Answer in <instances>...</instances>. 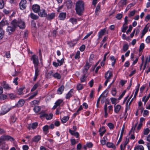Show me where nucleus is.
<instances>
[{
  "mask_svg": "<svg viewBox=\"0 0 150 150\" xmlns=\"http://www.w3.org/2000/svg\"><path fill=\"white\" fill-rule=\"evenodd\" d=\"M128 28L127 26H122V28L121 31L123 33H125L126 32V30Z\"/></svg>",
  "mask_w": 150,
  "mask_h": 150,
  "instance_id": "57",
  "label": "nucleus"
},
{
  "mask_svg": "<svg viewBox=\"0 0 150 150\" xmlns=\"http://www.w3.org/2000/svg\"><path fill=\"white\" fill-rule=\"evenodd\" d=\"M40 86V83L38 82H37L34 85L33 87L31 89V92L34 91L38 86Z\"/></svg>",
  "mask_w": 150,
  "mask_h": 150,
  "instance_id": "29",
  "label": "nucleus"
},
{
  "mask_svg": "<svg viewBox=\"0 0 150 150\" xmlns=\"http://www.w3.org/2000/svg\"><path fill=\"white\" fill-rule=\"evenodd\" d=\"M83 85L81 84H78L76 88L78 90H80L83 89Z\"/></svg>",
  "mask_w": 150,
  "mask_h": 150,
  "instance_id": "55",
  "label": "nucleus"
},
{
  "mask_svg": "<svg viewBox=\"0 0 150 150\" xmlns=\"http://www.w3.org/2000/svg\"><path fill=\"white\" fill-rule=\"evenodd\" d=\"M4 6V4L3 0H0V8H2Z\"/></svg>",
  "mask_w": 150,
  "mask_h": 150,
  "instance_id": "60",
  "label": "nucleus"
},
{
  "mask_svg": "<svg viewBox=\"0 0 150 150\" xmlns=\"http://www.w3.org/2000/svg\"><path fill=\"white\" fill-rule=\"evenodd\" d=\"M31 60L33 61L34 67L38 66L39 62L37 56L35 54L33 55L31 57Z\"/></svg>",
  "mask_w": 150,
  "mask_h": 150,
  "instance_id": "3",
  "label": "nucleus"
},
{
  "mask_svg": "<svg viewBox=\"0 0 150 150\" xmlns=\"http://www.w3.org/2000/svg\"><path fill=\"white\" fill-rule=\"evenodd\" d=\"M106 130L105 129V127L104 126H102L100 128L99 130L100 132V134L101 137L103 136V134L106 132Z\"/></svg>",
  "mask_w": 150,
  "mask_h": 150,
  "instance_id": "17",
  "label": "nucleus"
},
{
  "mask_svg": "<svg viewBox=\"0 0 150 150\" xmlns=\"http://www.w3.org/2000/svg\"><path fill=\"white\" fill-rule=\"evenodd\" d=\"M69 117L68 116H64L61 119V121L63 123H65L69 120Z\"/></svg>",
  "mask_w": 150,
  "mask_h": 150,
  "instance_id": "34",
  "label": "nucleus"
},
{
  "mask_svg": "<svg viewBox=\"0 0 150 150\" xmlns=\"http://www.w3.org/2000/svg\"><path fill=\"white\" fill-rule=\"evenodd\" d=\"M144 47V44L143 43H141L139 47V50L140 51L143 50Z\"/></svg>",
  "mask_w": 150,
  "mask_h": 150,
  "instance_id": "63",
  "label": "nucleus"
},
{
  "mask_svg": "<svg viewBox=\"0 0 150 150\" xmlns=\"http://www.w3.org/2000/svg\"><path fill=\"white\" fill-rule=\"evenodd\" d=\"M53 116V115L52 113H50L49 115L47 114L46 118L47 120H50L52 118Z\"/></svg>",
  "mask_w": 150,
  "mask_h": 150,
  "instance_id": "43",
  "label": "nucleus"
},
{
  "mask_svg": "<svg viewBox=\"0 0 150 150\" xmlns=\"http://www.w3.org/2000/svg\"><path fill=\"white\" fill-rule=\"evenodd\" d=\"M80 52L79 51H78L75 55V58L76 59H79L80 58Z\"/></svg>",
  "mask_w": 150,
  "mask_h": 150,
  "instance_id": "62",
  "label": "nucleus"
},
{
  "mask_svg": "<svg viewBox=\"0 0 150 150\" xmlns=\"http://www.w3.org/2000/svg\"><path fill=\"white\" fill-rule=\"evenodd\" d=\"M111 93L113 96H115L116 94V90L115 88H112L111 91Z\"/></svg>",
  "mask_w": 150,
  "mask_h": 150,
  "instance_id": "53",
  "label": "nucleus"
},
{
  "mask_svg": "<svg viewBox=\"0 0 150 150\" xmlns=\"http://www.w3.org/2000/svg\"><path fill=\"white\" fill-rule=\"evenodd\" d=\"M10 109L8 108L6 105H4L3 106L1 110V113L3 115H4L8 112L10 110Z\"/></svg>",
  "mask_w": 150,
  "mask_h": 150,
  "instance_id": "12",
  "label": "nucleus"
},
{
  "mask_svg": "<svg viewBox=\"0 0 150 150\" xmlns=\"http://www.w3.org/2000/svg\"><path fill=\"white\" fill-rule=\"evenodd\" d=\"M93 33V32L92 31L90 32L87 33V35L85 36L83 39V40L87 38L88 37L91 35Z\"/></svg>",
  "mask_w": 150,
  "mask_h": 150,
  "instance_id": "56",
  "label": "nucleus"
},
{
  "mask_svg": "<svg viewBox=\"0 0 150 150\" xmlns=\"http://www.w3.org/2000/svg\"><path fill=\"white\" fill-rule=\"evenodd\" d=\"M41 109L40 107L39 106H35L33 108L34 111L36 112H39Z\"/></svg>",
  "mask_w": 150,
  "mask_h": 150,
  "instance_id": "41",
  "label": "nucleus"
},
{
  "mask_svg": "<svg viewBox=\"0 0 150 150\" xmlns=\"http://www.w3.org/2000/svg\"><path fill=\"white\" fill-rule=\"evenodd\" d=\"M106 29L105 28L102 29L100 30L98 33V38L97 39L98 40L100 39L104 35L106 32Z\"/></svg>",
  "mask_w": 150,
  "mask_h": 150,
  "instance_id": "7",
  "label": "nucleus"
},
{
  "mask_svg": "<svg viewBox=\"0 0 150 150\" xmlns=\"http://www.w3.org/2000/svg\"><path fill=\"white\" fill-rule=\"evenodd\" d=\"M113 74L111 71H108L106 72L105 75V77L106 79L110 80V79L112 77Z\"/></svg>",
  "mask_w": 150,
  "mask_h": 150,
  "instance_id": "13",
  "label": "nucleus"
},
{
  "mask_svg": "<svg viewBox=\"0 0 150 150\" xmlns=\"http://www.w3.org/2000/svg\"><path fill=\"white\" fill-rule=\"evenodd\" d=\"M56 14L54 13H52L47 14V16L45 17L46 19L50 21L53 19L55 16Z\"/></svg>",
  "mask_w": 150,
  "mask_h": 150,
  "instance_id": "9",
  "label": "nucleus"
},
{
  "mask_svg": "<svg viewBox=\"0 0 150 150\" xmlns=\"http://www.w3.org/2000/svg\"><path fill=\"white\" fill-rule=\"evenodd\" d=\"M126 91L125 90L123 91V92L122 93V94L118 98V100H120L123 96L125 94Z\"/></svg>",
  "mask_w": 150,
  "mask_h": 150,
  "instance_id": "61",
  "label": "nucleus"
},
{
  "mask_svg": "<svg viewBox=\"0 0 150 150\" xmlns=\"http://www.w3.org/2000/svg\"><path fill=\"white\" fill-rule=\"evenodd\" d=\"M108 93V92L106 91L105 90L101 94L102 96L104 98L106 97L107 96Z\"/></svg>",
  "mask_w": 150,
  "mask_h": 150,
  "instance_id": "50",
  "label": "nucleus"
},
{
  "mask_svg": "<svg viewBox=\"0 0 150 150\" xmlns=\"http://www.w3.org/2000/svg\"><path fill=\"white\" fill-rule=\"evenodd\" d=\"M124 128L123 127H122V129L120 135V136L119 139L117 142V145H118L119 144V143L122 140V137L123 133H124Z\"/></svg>",
  "mask_w": 150,
  "mask_h": 150,
  "instance_id": "25",
  "label": "nucleus"
},
{
  "mask_svg": "<svg viewBox=\"0 0 150 150\" xmlns=\"http://www.w3.org/2000/svg\"><path fill=\"white\" fill-rule=\"evenodd\" d=\"M73 90L71 89L70 91L66 94L65 96V98L66 99H69L72 96V95L73 93Z\"/></svg>",
  "mask_w": 150,
  "mask_h": 150,
  "instance_id": "18",
  "label": "nucleus"
},
{
  "mask_svg": "<svg viewBox=\"0 0 150 150\" xmlns=\"http://www.w3.org/2000/svg\"><path fill=\"white\" fill-rule=\"evenodd\" d=\"M87 77V76L83 75L80 78L81 82H84L86 81Z\"/></svg>",
  "mask_w": 150,
  "mask_h": 150,
  "instance_id": "48",
  "label": "nucleus"
},
{
  "mask_svg": "<svg viewBox=\"0 0 150 150\" xmlns=\"http://www.w3.org/2000/svg\"><path fill=\"white\" fill-rule=\"evenodd\" d=\"M39 102L38 100H34L30 102V105L32 107H33L34 106H36V105H38Z\"/></svg>",
  "mask_w": 150,
  "mask_h": 150,
  "instance_id": "31",
  "label": "nucleus"
},
{
  "mask_svg": "<svg viewBox=\"0 0 150 150\" xmlns=\"http://www.w3.org/2000/svg\"><path fill=\"white\" fill-rule=\"evenodd\" d=\"M76 13L79 16H81L84 10V3L81 0H79L75 4Z\"/></svg>",
  "mask_w": 150,
  "mask_h": 150,
  "instance_id": "1",
  "label": "nucleus"
},
{
  "mask_svg": "<svg viewBox=\"0 0 150 150\" xmlns=\"http://www.w3.org/2000/svg\"><path fill=\"white\" fill-rule=\"evenodd\" d=\"M122 17V14L118 13L116 15L115 18H117L118 20H120L121 19Z\"/></svg>",
  "mask_w": 150,
  "mask_h": 150,
  "instance_id": "52",
  "label": "nucleus"
},
{
  "mask_svg": "<svg viewBox=\"0 0 150 150\" xmlns=\"http://www.w3.org/2000/svg\"><path fill=\"white\" fill-rule=\"evenodd\" d=\"M106 146L107 147L110 148H112L115 149L116 148L115 145L112 142H108L106 144Z\"/></svg>",
  "mask_w": 150,
  "mask_h": 150,
  "instance_id": "21",
  "label": "nucleus"
},
{
  "mask_svg": "<svg viewBox=\"0 0 150 150\" xmlns=\"http://www.w3.org/2000/svg\"><path fill=\"white\" fill-rule=\"evenodd\" d=\"M35 69V75L33 78V80L35 81L40 74V70L38 69V66L34 67Z\"/></svg>",
  "mask_w": 150,
  "mask_h": 150,
  "instance_id": "6",
  "label": "nucleus"
},
{
  "mask_svg": "<svg viewBox=\"0 0 150 150\" xmlns=\"http://www.w3.org/2000/svg\"><path fill=\"white\" fill-rule=\"evenodd\" d=\"M62 102L63 100L62 99H59L55 102V104L57 106H58L60 105Z\"/></svg>",
  "mask_w": 150,
  "mask_h": 150,
  "instance_id": "45",
  "label": "nucleus"
},
{
  "mask_svg": "<svg viewBox=\"0 0 150 150\" xmlns=\"http://www.w3.org/2000/svg\"><path fill=\"white\" fill-rule=\"evenodd\" d=\"M104 109L105 112L104 117L105 118H107L108 115V114L107 113V105L106 103H105L104 105Z\"/></svg>",
  "mask_w": 150,
  "mask_h": 150,
  "instance_id": "30",
  "label": "nucleus"
},
{
  "mask_svg": "<svg viewBox=\"0 0 150 150\" xmlns=\"http://www.w3.org/2000/svg\"><path fill=\"white\" fill-rule=\"evenodd\" d=\"M25 103L24 100L23 99H20L18 102L16 104V106L18 107H20L23 105Z\"/></svg>",
  "mask_w": 150,
  "mask_h": 150,
  "instance_id": "20",
  "label": "nucleus"
},
{
  "mask_svg": "<svg viewBox=\"0 0 150 150\" xmlns=\"http://www.w3.org/2000/svg\"><path fill=\"white\" fill-rule=\"evenodd\" d=\"M12 24L16 26V28L18 27L20 29H24L25 27V23L21 20H17L14 19L12 21Z\"/></svg>",
  "mask_w": 150,
  "mask_h": 150,
  "instance_id": "2",
  "label": "nucleus"
},
{
  "mask_svg": "<svg viewBox=\"0 0 150 150\" xmlns=\"http://www.w3.org/2000/svg\"><path fill=\"white\" fill-rule=\"evenodd\" d=\"M1 86L5 89L10 90L11 88L9 85L5 81H3L1 83Z\"/></svg>",
  "mask_w": 150,
  "mask_h": 150,
  "instance_id": "11",
  "label": "nucleus"
},
{
  "mask_svg": "<svg viewBox=\"0 0 150 150\" xmlns=\"http://www.w3.org/2000/svg\"><path fill=\"white\" fill-rule=\"evenodd\" d=\"M26 1L25 0H21L20 4V7L21 9L23 10L26 7Z\"/></svg>",
  "mask_w": 150,
  "mask_h": 150,
  "instance_id": "10",
  "label": "nucleus"
},
{
  "mask_svg": "<svg viewBox=\"0 0 150 150\" xmlns=\"http://www.w3.org/2000/svg\"><path fill=\"white\" fill-rule=\"evenodd\" d=\"M57 60L58 62L57 63L59 64V66H61L62 65L63 63L64 62V59H62L60 60L58 59H57Z\"/></svg>",
  "mask_w": 150,
  "mask_h": 150,
  "instance_id": "40",
  "label": "nucleus"
},
{
  "mask_svg": "<svg viewBox=\"0 0 150 150\" xmlns=\"http://www.w3.org/2000/svg\"><path fill=\"white\" fill-rule=\"evenodd\" d=\"M135 13V10H134L133 11L130 12V13L128 15L129 16V17H130L132 16H134V15Z\"/></svg>",
  "mask_w": 150,
  "mask_h": 150,
  "instance_id": "58",
  "label": "nucleus"
},
{
  "mask_svg": "<svg viewBox=\"0 0 150 150\" xmlns=\"http://www.w3.org/2000/svg\"><path fill=\"white\" fill-rule=\"evenodd\" d=\"M49 128V126L47 125H46L43 127L42 129L45 132V134H46L48 133Z\"/></svg>",
  "mask_w": 150,
  "mask_h": 150,
  "instance_id": "28",
  "label": "nucleus"
},
{
  "mask_svg": "<svg viewBox=\"0 0 150 150\" xmlns=\"http://www.w3.org/2000/svg\"><path fill=\"white\" fill-rule=\"evenodd\" d=\"M29 16L33 19L37 20L39 18L38 16L36 15L35 14L33 13H31L29 15Z\"/></svg>",
  "mask_w": 150,
  "mask_h": 150,
  "instance_id": "22",
  "label": "nucleus"
},
{
  "mask_svg": "<svg viewBox=\"0 0 150 150\" xmlns=\"http://www.w3.org/2000/svg\"><path fill=\"white\" fill-rule=\"evenodd\" d=\"M71 145L72 146H73L78 143L79 141L78 139H77V140H76L75 139H71Z\"/></svg>",
  "mask_w": 150,
  "mask_h": 150,
  "instance_id": "37",
  "label": "nucleus"
},
{
  "mask_svg": "<svg viewBox=\"0 0 150 150\" xmlns=\"http://www.w3.org/2000/svg\"><path fill=\"white\" fill-rule=\"evenodd\" d=\"M38 123L37 122H35L32 124L31 125V128L33 129H35L38 126Z\"/></svg>",
  "mask_w": 150,
  "mask_h": 150,
  "instance_id": "51",
  "label": "nucleus"
},
{
  "mask_svg": "<svg viewBox=\"0 0 150 150\" xmlns=\"http://www.w3.org/2000/svg\"><path fill=\"white\" fill-rule=\"evenodd\" d=\"M2 146L1 149L3 150H7L8 149V147L7 145L5 144V143L2 144Z\"/></svg>",
  "mask_w": 150,
  "mask_h": 150,
  "instance_id": "38",
  "label": "nucleus"
},
{
  "mask_svg": "<svg viewBox=\"0 0 150 150\" xmlns=\"http://www.w3.org/2000/svg\"><path fill=\"white\" fill-rule=\"evenodd\" d=\"M38 93V91H36L35 92L33 93L28 98V100H30L31 99H33L37 95Z\"/></svg>",
  "mask_w": 150,
  "mask_h": 150,
  "instance_id": "33",
  "label": "nucleus"
},
{
  "mask_svg": "<svg viewBox=\"0 0 150 150\" xmlns=\"http://www.w3.org/2000/svg\"><path fill=\"white\" fill-rule=\"evenodd\" d=\"M41 139L40 136L39 135H37L34 137L32 139V141L37 142Z\"/></svg>",
  "mask_w": 150,
  "mask_h": 150,
  "instance_id": "23",
  "label": "nucleus"
},
{
  "mask_svg": "<svg viewBox=\"0 0 150 150\" xmlns=\"http://www.w3.org/2000/svg\"><path fill=\"white\" fill-rule=\"evenodd\" d=\"M148 24H147L143 29L142 32V34L143 35H144L147 32L149 28V26H148Z\"/></svg>",
  "mask_w": 150,
  "mask_h": 150,
  "instance_id": "26",
  "label": "nucleus"
},
{
  "mask_svg": "<svg viewBox=\"0 0 150 150\" xmlns=\"http://www.w3.org/2000/svg\"><path fill=\"white\" fill-rule=\"evenodd\" d=\"M23 88H19L18 90V93L19 95H21L23 93Z\"/></svg>",
  "mask_w": 150,
  "mask_h": 150,
  "instance_id": "64",
  "label": "nucleus"
},
{
  "mask_svg": "<svg viewBox=\"0 0 150 150\" xmlns=\"http://www.w3.org/2000/svg\"><path fill=\"white\" fill-rule=\"evenodd\" d=\"M64 86L62 85L59 87L57 90V93L58 94H61L64 91Z\"/></svg>",
  "mask_w": 150,
  "mask_h": 150,
  "instance_id": "19",
  "label": "nucleus"
},
{
  "mask_svg": "<svg viewBox=\"0 0 150 150\" xmlns=\"http://www.w3.org/2000/svg\"><path fill=\"white\" fill-rule=\"evenodd\" d=\"M134 150H144V148L142 145H138L134 147Z\"/></svg>",
  "mask_w": 150,
  "mask_h": 150,
  "instance_id": "35",
  "label": "nucleus"
},
{
  "mask_svg": "<svg viewBox=\"0 0 150 150\" xmlns=\"http://www.w3.org/2000/svg\"><path fill=\"white\" fill-rule=\"evenodd\" d=\"M53 71H50L48 72L47 75V78H50L52 76H53Z\"/></svg>",
  "mask_w": 150,
  "mask_h": 150,
  "instance_id": "44",
  "label": "nucleus"
},
{
  "mask_svg": "<svg viewBox=\"0 0 150 150\" xmlns=\"http://www.w3.org/2000/svg\"><path fill=\"white\" fill-rule=\"evenodd\" d=\"M40 6L37 4H34L32 6V9L34 12L35 13H38L40 10Z\"/></svg>",
  "mask_w": 150,
  "mask_h": 150,
  "instance_id": "8",
  "label": "nucleus"
},
{
  "mask_svg": "<svg viewBox=\"0 0 150 150\" xmlns=\"http://www.w3.org/2000/svg\"><path fill=\"white\" fill-rule=\"evenodd\" d=\"M1 139L3 140H10L11 141H13L14 139L11 137L9 135H3L1 136Z\"/></svg>",
  "mask_w": 150,
  "mask_h": 150,
  "instance_id": "14",
  "label": "nucleus"
},
{
  "mask_svg": "<svg viewBox=\"0 0 150 150\" xmlns=\"http://www.w3.org/2000/svg\"><path fill=\"white\" fill-rule=\"evenodd\" d=\"M11 26H8L6 29V31L9 34H11L12 32L14 31L16 28V26L12 24V21L11 23Z\"/></svg>",
  "mask_w": 150,
  "mask_h": 150,
  "instance_id": "4",
  "label": "nucleus"
},
{
  "mask_svg": "<svg viewBox=\"0 0 150 150\" xmlns=\"http://www.w3.org/2000/svg\"><path fill=\"white\" fill-rule=\"evenodd\" d=\"M150 129L148 128L144 129V134L145 135H147L149 132Z\"/></svg>",
  "mask_w": 150,
  "mask_h": 150,
  "instance_id": "42",
  "label": "nucleus"
},
{
  "mask_svg": "<svg viewBox=\"0 0 150 150\" xmlns=\"http://www.w3.org/2000/svg\"><path fill=\"white\" fill-rule=\"evenodd\" d=\"M38 13V15L41 17L44 18L47 16V12L44 9H40Z\"/></svg>",
  "mask_w": 150,
  "mask_h": 150,
  "instance_id": "5",
  "label": "nucleus"
},
{
  "mask_svg": "<svg viewBox=\"0 0 150 150\" xmlns=\"http://www.w3.org/2000/svg\"><path fill=\"white\" fill-rule=\"evenodd\" d=\"M106 142L105 137H103L102 139L100 140V142L102 145H104L105 144Z\"/></svg>",
  "mask_w": 150,
  "mask_h": 150,
  "instance_id": "46",
  "label": "nucleus"
},
{
  "mask_svg": "<svg viewBox=\"0 0 150 150\" xmlns=\"http://www.w3.org/2000/svg\"><path fill=\"white\" fill-rule=\"evenodd\" d=\"M7 24V21L6 20H2L0 22V28L3 29L2 27Z\"/></svg>",
  "mask_w": 150,
  "mask_h": 150,
  "instance_id": "24",
  "label": "nucleus"
},
{
  "mask_svg": "<svg viewBox=\"0 0 150 150\" xmlns=\"http://www.w3.org/2000/svg\"><path fill=\"white\" fill-rule=\"evenodd\" d=\"M90 67V65H89L88 62L87 61L86 62L85 65L84 66L83 69L85 70L88 71Z\"/></svg>",
  "mask_w": 150,
  "mask_h": 150,
  "instance_id": "27",
  "label": "nucleus"
},
{
  "mask_svg": "<svg viewBox=\"0 0 150 150\" xmlns=\"http://www.w3.org/2000/svg\"><path fill=\"white\" fill-rule=\"evenodd\" d=\"M66 16V13L62 12L59 14V18L60 20H64Z\"/></svg>",
  "mask_w": 150,
  "mask_h": 150,
  "instance_id": "16",
  "label": "nucleus"
},
{
  "mask_svg": "<svg viewBox=\"0 0 150 150\" xmlns=\"http://www.w3.org/2000/svg\"><path fill=\"white\" fill-rule=\"evenodd\" d=\"M110 99L112 104L116 105V101H117V99L116 98H111Z\"/></svg>",
  "mask_w": 150,
  "mask_h": 150,
  "instance_id": "49",
  "label": "nucleus"
},
{
  "mask_svg": "<svg viewBox=\"0 0 150 150\" xmlns=\"http://www.w3.org/2000/svg\"><path fill=\"white\" fill-rule=\"evenodd\" d=\"M114 108L115 112L116 113H118L122 109V107L119 104L117 105H114Z\"/></svg>",
  "mask_w": 150,
  "mask_h": 150,
  "instance_id": "15",
  "label": "nucleus"
},
{
  "mask_svg": "<svg viewBox=\"0 0 150 150\" xmlns=\"http://www.w3.org/2000/svg\"><path fill=\"white\" fill-rule=\"evenodd\" d=\"M53 76L54 78L58 79H60L61 77L60 75L57 72H56L54 74H53Z\"/></svg>",
  "mask_w": 150,
  "mask_h": 150,
  "instance_id": "32",
  "label": "nucleus"
},
{
  "mask_svg": "<svg viewBox=\"0 0 150 150\" xmlns=\"http://www.w3.org/2000/svg\"><path fill=\"white\" fill-rule=\"evenodd\" d=\"M94 83V80L93 79L91 80L88 83V84L91 88L92 87Z\"/></svg>",
  "mask_w": 150,
  "mask_h": 150,
  "instance_id": "59",
  "label": "nucleus"
},
{
  "mask_svg": "<svg viewBox=\"0 0 150 150\" xmlns=\"http://www.w3.org/2000/svg\"><path fill=\"white\" fill-rule=\"evenodd\" d=\"M4 31L3 29L0 28V40L2 39L4 35Z\"/></svg>",
  "mask_w": 150,
  "mask_h": 150,
  "instance_id": "39",
  "label": "nucleus"
},
{
  "mask_svg": "<svg viewBox=\"0 0 150 150\" xmlns=\"http://www.w3.org/2000/svg\"><path fill=\"white\" fill-rule=\"evenodd\" d=\"M47 114L44 112H41L40 113V117L41 119L43 118L44 117L46 118V116H47Z\"/></svg>",
  "mask_w": 150,
  "mask_h": 150,
  "instance_id": "47",
  "label": "nucleus"
},
{
  "mask_svg": "<svg viewBox=\"0 0 150 150\" xmlns=\"http://www.w3.org/2000/svg\"><path fill=\"white\" fill-rule=\"evenodd\" d=\"M69 21L71 22L73 24L77 23V20L76 19L74 18H72L69 19Z\"/></svg>",
  "mask_w": 150,
  "mask_h": 150,
  "instance_id": "36",
  "label": "nucleus"
},
{
  "mask_svg": "<svg viewBox=\"0 0 150 150\" xmlns=\"http://www.w3.org/2000/svg\"><path fill=\"white\" fill-rule=\"evenodd\" d=\"M108 126L110 129H113L114 127L113 124L111 123H108Z\"/></svg>",
  "mask_w": 150,
  "mask_h": 150,
  "instance_id": "54",
  "label": "nucleus"
}]
</instances>
